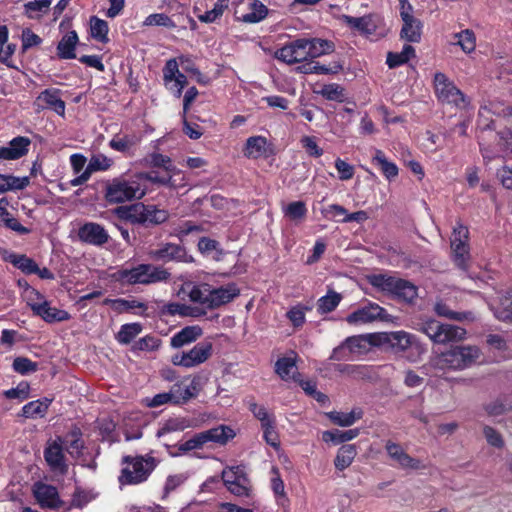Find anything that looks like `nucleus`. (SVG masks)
Returning a JSON list of instances; mask_svg holds the SVG:
<instances>
[{"instance_id": "603ef678", "label": "nucleus", "mask_w": 512, "mask_h": 512, "mask_svg": "<svg viewBox=\"0 0 512 512\" xmlns=\"http://www.w3.org/2000/svg\"><path fill=\"white\" fill-rule=\"evenodd\" d=\"M458 44L465 53H471L476 48V37L472 30L465 29L459 33L454 34Z\"/></svg>"}, {"instance_id": "bf43d9fd", "label": "nucleus", "mask_w": 512, "mask_h": 512, "mask_svg": "<svg viewBox=\"0 0 512 512\" xmlns=\"http://www.w3.org/2000/svg\"><path fill=\"white\" fill-rule=\"evenodd\" d=\"M261 429L263 431V439L264 441L270 445L271 447L277 449L280 447V436L276 429V421L264 423L263 426H261Z\"/></svg>"}, {"instance_id": "3c124183", "label": "nucleus", "mask_w": 512, "mask_h": 512, "mask_svg": "<svg viewBox=\"0 0 512 512\" xmlns=\"http://www.w3.org/2000/svg\"><path fill=\"white\" fill-rule=\"evenodd\" d=\"M308 209L305 202L293 201L283 208L284 216L292 221L302 220L306 217Z\"/></svg>"}, {"instance_id": "1a4fd4ad", "label": "nucleus", "mask_w": 512, "mask_h": 512, "mask_svg": "<svg viewBox=\"0 0 512 512\" xmlns=\"http://www.w3.org/2000/svg\"><path fill=\"white\" fill-rule=\"evenodd\" d=\"M434 89L438 101L443 104L458 109H465L469 105L468 97L444 73L437 72L434 75Z\"/></svg>"}, {"instance_id": "0eeeda50", "label": "nucleus", "mask_w": 512, "mask_h": 512, "mask_svg": "<svg viewBox=\"0 0 512 512\" xmlns=\"http://www.w3.org/2000/svg\"><path fill=\"white\" fill-rule=\"evenodd\" d=\"M416 329L425 334L435 344L463 340L467 333L462 327L442 323L434 318L421 319L417 323Z\"/></svg>"}, {"instance_id": "6e6552de", "label": "nucleus", "mask_w": 512, "mask_h": 512, "mask_svg": "<svg viewBox=\"0 0 512 512\" xmlns=\"http://www.w3.org/2000/svg\"><path fill=\"white\" fill-rule=\"evenodd\" d=\"M235 437L234 430L226 425H219L209 430L195 434L192 438L180 444L179 451L187 453L192 450L201 449L208 442L225 445Z\"/></svg>"}, {"instance_id": "72a5a7b5", "label": "nucleus", "mask_w": 512, "mask_h": 512, "mask_svg": "<svg viewBox=\"0 0 512 512\" xmlns=\"http://www.w3.org/2000/svg\"><path fill=\"white\" fill-rule=\"evenodd\" d=\"M196 423L194 419L187 417H174L167 419L162 426L158 429L156 436L158 438L165 434L172 432L184 431L187 428L195 427Z\"/></svg>"}, {"instance_id": "e433bc0d", "label": "nucleus", "mask_w": 512, "mask_h": 512, "mask_svg": "<svg viewBox=\"0 0 512 512\" xmlns=\"http://www.w3.org/2000/svg\"><path fill=\"white\" fill-rule=\"evenodd\" d=\"M8 201L6 198L0 199V222L8 229L20 234L26 235L30 233V229L23 226L13 215L7 210Z\"/></svg>"}, {"instance_id": "4c0bfd02", "label": "nucleus", "mask_w": 512, "mask_h": 512, "mask_svg": "<svg viewBox=\"0 0 512 512\" xmlns=\"http://www.w3.org/2000/svg\"><path fill=\"white\" fill-rule=\"evenodd\" d=\"M51 403L52 399L47 397L28 402L22 407L21 416L24 418L44 417Z\"/></svg>"}, {"instance_id": "0e129e2a", "label": "nucleus", "mask_w": 512, "mask_h": 512, "mask_svg": "<svg viewBox=\"0 0 512 512\" xmlns=\"http://www.w3.org/2000/svg\"><path fill=\"white\" fill-rule=\"evenodd\" d=\"M12 367L15 372L25 375L36 372L38 364L27 357H16L13 361Z\"/></svg>"}, {"instance_id": "864d4df0", "label": "nucleus", "mask_w": 512, "mask_h": 512, "mask_svg": "<svg viewBox=\"0 0 512 512\" xmlns=\"http://www.w3.org/2000/svg\"><path fill=\"white\" fill-rule=\"evenodd\" d=\"M248 409L253 416L260 421L261 426L264 423L275 422L276 417L273 413H269L264 405L257 404L254 400L248 401Z\"/></svg>"}, {"instance_id": "4468645a", "label": "nucleus", "mask_w": 512, "mask_h": 512, "mask_svg": "<svg viewBox=\"0 0 512 512\" xmlns=\"http://www.w3.org/2000/svg\"><path fill=\"white\" fill-rule=\"evenodd\" d=\"M307 45V38H299L277 49L274 56L289 65L305 62L308 61Z\"/></svg>"}, {"instance_id": "c756f323", "label": "nucleus", "mask_w": 512, "mask_h": 512, "mask_svg": "<svg viewBox=\"0 0 512 512\" xmlns=\"http://www.w3.org/2000/svg\"><path fill=\"white\" fill-rule=\"evenodd\" d=\"M403 26L401 28L400 36L402 39L418 43L421 40L422 23L419 19L415 18L413 14L402 12Z\"/></svg>"}, {"instance_id": "e2e57ef3", "label": "nucleus", "mask_w": 512, "mask_h": 512, "mask_svg": "<svg viewBox=\"0 0 512 512\" xmlns=\"http://www.w3.org/2000/svg\"><path fill=\"white\" fill-rule=\"evenodd\" d=\"M111 166L112 160L106 157L105 155L100 154L93 156L90 159L86 167V171L89 172V174L91 175L93 172L96 171H107Z\"/></svg>"}, {"instance_id": "9d476101", "label": "nucleus", "mask_w": 512, "mask_h": 512, "mask_svg": "<svg viewBox=\"0 0 512 512\" xmlns=\"http://www.w3.org/2000/svg\"><path fill=\"white\" fill-rule=\"evenodd\" d=\"M213 354V344L210 341L198 342L189 351L176 353L171 362L175 366L193 368L205 363Z\"/></svg>"}, {"instance_id": "f8f14e48", "label": "nucleus", "mask_w": 512, "mask_h": 512, "mask_svg": "<svg viewBox=\"0 0 512 512\" xmlns=\"http://www.w3.org/2000/svg\"><path fill=\"white\" fill-rule=\"evenodd\" d=\"M201 390V378L198 375L190 377H185L177 382H175L171 388L170 392L172 395V403L176 405H182L189 402L191 399H194L198 396Z\"/></svg>"}, {"instance_id": "473e14b6", "label": "nucleus", "mask_w": 512, "mask_h": 512, "mask_svg": "<svg viewBox=\"0 0 512 512\" xmlns=\"http://www.w3.org/2000/svg\"><path fill=\"white\" fill-rule=\"evenodd\" d=\"M371 162L380 169L388 181L394 180L399 174L398 166L394 162L389 161L386 154L380 149L375 150Z\"/></svg>"}, {"instance_id": "ea45409f", "label": "nucleus", "mask_w": 512, "mask_h": 512, "mask_svg": "<svg viewBox=\"0 0 512 512\" xmlns=\"http://www.w3.org/2000/svg\"><path fill=\"white\" fill-rule=\"evenodd\" d=\"M307 44L306 51L308 52V60L332 53L335 49V45L332 41L320 38L307 39Z\"/></svg>"}, {"instance_id": "5fc2aeb1", "label": "nucleus", "mask_w": 512, "mask_h": 512, "mask_svg": "<svg viewBox=\"0 0 512 512\" xmlns=\"http://www.w3.org/2000/svg\"><path fill=\"white\" fill-rule=\"evenodd\" d=\"M495 315L502 321H512V291L507 292L500 299Z\"/></svg>"}, {"instance_id": "412c9836", "label": "nucleus", "mask_w": 512, "mask_h": 512, "mask_svg": "<svg viewBox=\"0 0 512 512\" xmlns=\"http://www.w3.org/2000/svg\"><path fill=\"white\" fill-rule=\"evenodd\" d=\"M63 441L58 437L54 441H49L44 449V459L52 470H58L65 473L68 469L65 463V455L62 447Z\"/></svg>"}, {"instance_id": "bb28decb", "label": "nucleus", "mask_w": 512, "mask_h": 512, "mask_svg": "<svg viewBox=\"0 0 512 512\" xmlns=\"http://www.w3.org/2000/svg\"><path fill=\"white\" fill-rule=\"evenodd\" d=\"M240 295V289L235 283H229L226 286L218 288H210L209 292V309H216L233 301Z\"/></svg>"}, {"instance_id": "052dcab7", "label": "nucleus", "mask_w": 512, "mask_h": 512, "mask_svg": "<svg viewBox=\"0 0 512 512\" xmlns=\"http://www.w3.org/2000/svg\"><path fill=\"white\" fill-rule=\"evenodd\" d=\"M308 310H310L309 307L296 305L287 311L286 317L292 323L294 328H300L304 325L306 321L305 312Z\"/></svg>"}, {"instance_id": "6ab92c4d", "label": "nucleus", "mask_w": 512, "mask_h": 512, "mask_svg": "<svg viewBox=\"0 0 512 512\" xmlns=\"http://www.w3.org/2000/svg\"><path fill=\"white\" fill-rule=\"evenodd\" d=\"M385 449L389 457L403 469L421 470L426 468L419 459L407 454L398 443L388 440L385 444Z\"/></svg>"}, {"instance_id": "ddd939ff", "label": "nucleus", "mask_w": 512, "mask_h": 512, "mask_svg": "<svg viewBox=\"0 0 512 512\" xmlns=\"http://www.w3.org/2000/svg\"><path fill=\"white\" fill-rule=\"evenodd\" d=\"M163 81L165 87L179 98L183 89L188 84L187 77L179 71V65L175 58L166 61L163 67Z\"/></svg>"}, {"instance_id": "f03ea898", "label": "nucleus", "mask_w": 512, "mask_h": 512, "mask_svg": "<svg viewBox=\"0 0 512 512\" xmlns=\"http://www.w3.org/2000/svg\"><path fill=\"white\" fill-rule=\"evenodd\" d=\"M114 215L122 221L144 227L160 225L169 218L167 210L160 209L153 204L146 205L142 202L118 206L114 209Z\"/></svg>"}, {"instance_id": "c03bdc74", "label": "nucleus", "mask_w": 512, "mask_h": 512, "mask_svg": "<svg viewBox=\"0 0 512 512\" xmlns=\"http://www.w3.org/2000/svg\"><path fill=\"white\" fill-rule=\"evenodd\" d=\"M416 56L415 48L409 44H405L401 52H388L386 64L390 69L397 68L407 63L411 58Z\"/></svg>"}, {"instance_id": "2eb2a0df", "label": "nucleus", "mask_w": 512, "mask_h": 512, "mask_svg": "<svg viewBox=\"0 0 512 512\" xmlns=\"http://www.w3.org/2000/svg\"><path fill=\"white\" fill-rule=\"evenodd\" d=\"M222 479L232 494L239 497L251 496V487L248 485L249 481L240 467H229L228 470H223Z\"/></svg>"}, {"instance_id": "de8ad7c7", "label": "nucleus", "mask_w": 512, "mask_h": 512, "mask_svg": "<svg viewBox=\"0 0 512 512\" xmlns=\"http://www.w3.org/2000/svg\"><path fill=\"white\" fill-rule=\"evenodd\" d=\"M342 300L340 293L330 290L325 296L317 301V312L319 314H327L334 311Z\"/></svg>"}, {"instance_id": "9b49d317", "label": "nucleus", "mask_w": 512, "mask_h": 512, "mask_svg": "<svg viewBox=\"0 0 512 512\" xmlns=\"http://www.w3.org/2000/svg\"><path fill=\"white\" fill-rule=\"evenodd\" d=\"M469 231L461 223L453 228V239L451 240L452 260L456 267L467 272L470 261L469 245L467 243Z\"/></svg>"}, {"instance_id": "8fccbe9b", "label": "nucleus", "mask_w": 512, "mask_h": 512, "mask_svg": "<svg viewBox=\"0 0 512 512\" xmlns=\"http://www.w3.org/2000/svg\"><path fill=\"white\" fill-rule=\"evenodd\" d=\"M142 331L140 323H127L120 327L116 339L121 344H129Z\"/></svg>"}, {"instance_id": "a211bd4d", "label": "nucleus", "mask_w": 512, "mask_h": 512, "mask_svg": "<svg viewBox=\"0 0 512 512\" xmlns=\"http://www.w3.org/2000/svg\"><path fill=\"white\" fill-rule=\"evenodd\" d=\"M186 249L184 246L166 242L149 252V256L154 261L167 262H181L186 257Z\"/></svg>"}, {"instance_id": "c9c22d12", "label": "nucleus", "mask_w": 512, "mask_h": 512, "mask_svg": "<svg viewBox=\"0 0 512 512\" xmlns=\"http://www.w3.org/2000/svg\"><path fill=\"white\" fill-rule=\"evenodd\" d=\"M78 41L79 38L75 30L65 34L57 45V56L60 59H75V48Z\"/></svg>"}, {"instance_id": "680f3d73", "label": "nucleus", "mask_w": 512, "mask_h": 512, "mask_svg": "<svg viewBox=\"0 0 512 512\" xmlns=\"http://www.w3.org/2000/svg\"><path fill=\"white\" fill-rule=\"evenodd\" d=\"M512 409V397L505 400L497 399L485 406V411L490 416H499Z\"/></svg>"}, {"instance_id": "a18cd8bd", "label": "nucleus", "mask_w": 512, "mask_h": 512, "mask_svg": "<svg viewBox=\"0 0 512 512\" xmlns=\"http://www.w3.org/2000/svg\"><path fill=\"white\" fill-rule=\"evenodd\" d=\"M103 305L110 306L115 312L121 314L125 312H129L134 308H140L143 310L147 309V305L143 302H139L137 300H127L124 298L117 299H109L106 298L102 302Z\"/></svg>"}, {"instance_id": "a19ab883", "label": "nucleus", "mask_w": 512, "mask_h": 512, "mask_svg": "<svg viewBox=\"0 0 512 512\" xmlns=\"http://www.w3.org/2000/svg\"><path fill=\"white\" fill-rule=\"evenodd\" d=\"M357 455V448L355 444H343L337 451L334 459L335 468L339 471H344L354 461Z\"/></svg>"}, {"instance_id": "39448f33", "label": "nucleus", "mask_w": 512, "mask_h": 512, "mask_svg": "<svg viewBox=\"0 0 512 512\" xmlns=\"http://www.w3.org/2000/svg\"><path fill=\"white\" fill-rule=\"evenodd\" d=\"M480 354V349L477 346L455 345L435 356L432 362L437 369L463 370L472 366Z\"/></svg>"}, {"instance_id": "423d86ee", "label": "nucleus", "mask_w": 512, "mask_h": 512, "mask_svg": "<svg viewBox=\"0 0 512 512\" xmlns=\"http://www.w3.org/2000/svg\"><path fill=\"white\" fill-rule=\"evenodd\" d=\"M367 280L372 287L398 301L412 303L418 295L417 287L405 279L385 274H373L368 276Z\"/></svg>"}, {"instance_id": "37998d69", "label": "nucleus", "mask_w": 512, "mask_h": 512, "mask_svg": "<svg viewBox=\"0 0 512 512\" xmlns=\"http://www.w3.org/2000/svg\"><path fill=\"white\" fill-rule=\"evenodd\" d=\"M327 415L333 424L341 427H349L353 425L357 420L362 418L363 411L358 408L353 409L351 412L348 413L331 411Z\"/></svg>"}, {"instance_id": "69168bd1", "label": "nucleus", "mask_w": 512, "mask_h": 512, "mask_svg": "<svg viewBox=\"0 0 512 512\" xmlns=\"http://www.w3.org/2000/svg\"><path fill=\"white\" fill-rule=\"evenodd\" d=\"M205 228L201 224H196L193 221L186 220L181 222L176 228V235L183 239L184 237L192 234V233H201L204 232Z\"/></svg>"}, {"instance_id": "338daca9", "label": "nucleus", "mask_w": 512, "mask_h": 512, "mask_svg": "<svg viewBox=\"0 0 512 512\" xmlns=\"http://www.w3.org/2000/svg\"><path fill=\"white\" fill-rule=\"evenodd\" d=\"M300 143L310 157L319 158L324 153L323 149L318 146L316 137L314 136H303Z\"/></svg>"}, {"instance_id": "20e7f679", "label": "nucleus", "mask_w": 512, "mask_h": 512, "mask_svg": "<svg viewBox=\"0 0 512 512\" xmlns=\"http://www.w3.org/2000/svg\"><path fill=\"white\" fill-rule=\"evenodd\" d=\"M171 273L162 266L138 264L131 268H121L113 274V278L122 285H150L167 282Z\"/></svg>"}, {"instance_id": "dca6fc26", "label": "nucleus", "mask_w": 512, "mask_h": 512, "mask_svg": "<svg viewBox=\"0 0 512 512\" xmlns=\"http://www.w3.org/2000/svg\"><path fill=\"white\" fill-rule=\"evenodd\" d=\"M33 494L41 508L59 509L63 506L58 490L55 486L43 482H36Z\"/></svg>"}, {"instance_id": "13d9d810", "label": "nucleus", "mask_w": 512, "mask_h": 512, "mask_svg": "<svg viewBox=\"0 0 512 512\" xmlns=\"http://www.w3.org/2000/svg\"><path fill=\"white\" fill-rule=\"evenodd\" d=\"M143 24L145 26H162L168 29L177 27L176 23L164 13H153L148 15Z\"/></svg>"}, {"instance_id": "cd10ccee", "label": "nucleus", "mask_w": 512, "mask_h": 512, "mask_svg": "<svg viewBox=\"0 0 512 512\" xmlns=\"http://www.w3.org/2000/svg\"><path fill=\"white\" fill-rule=\"evenodd\" d=\"M344 341L352 355L366 353L370 346H381L379 333L350 336Z\"/></svg>"}, {"instance_id": "f3484780", "label": "nucleus", "mask_w": 512, "mask_h": 512, "mask_svg": "<svg viewBox=\"0 0 512 512\" xmlns=\"http://www.w3.org/2000/svg\"><path fill=\"white\" fill-rule=\"evenodd\" d=\"M388 313L386 309L378 305L377 303H369L368 305L361 307L346 317V321L349 324L359 323H371L375 320H386Z\"/></svg>"}, {"instance_id": "a878e982", "label": "nucleus", "mask_w": 512, "mask_h": 512, "mask_svg": "<svg viewBox=\"0 0 512 512\" xmlns=\"http://www.w3.org/2000/svg\"><path fill=\"white\" fill-rule=\"evenodd\" d=\"M342 19L349 28L366 36L374 34L379 23V18L374 14L364 15L362 17L343 15Z\"/></svg>"}, {"instance_id": "2f4dec72", "label": "nucleus", "mask_w": 512, "mask_h": 512, "mask_svg": "<svg viewBox=\"0 0 512 512\" xmlns=\"http://www.w3.org/2000/svg\"><path fill=\"white\" fill-rule=\"evenodd\" d=\"M203 333L198 325L186 326L175 333L170 339V345L173 348H181L187 344L195 342Z\"/></svg>"}, {"instance_id": "6e6d98bb", "label": "nucleus", "mask_w": 512, "mask_h": 512, "mask_svg": "<svg viewBox=\"0 0 512 512\" xmlns=\"http://www.w3.org/2000/svg\"><path fill=\"white\" fill-rule=\"evenodd\" d=\"M30 144L31 140L25 136H17L9 142V148L15 160L28 153Z\"/></svg>"}, {"instance_id": "7ed1b4c3", "label": "nucleus", "mask_w": 512, "mask_h": 512, "mask_svg": "<svg viewBox=\"0 0 512 512\" xmlns=\"http://www.w3.org/2000/svg\"><path fill=\"white\" fill-rule=\"evenodd\" d=\"M137 174L122 175L108 181L105 187V200L109 204H119L134 199H141L147 190V185L141 183Z\"/></svg>"}, {"instance_id": "c85d7f7f", "label": "nucleus", "mask_w": 512, "mask_h": 512, "mask_svg": "<svg viewBox=\"0 0 512 512\" xmlns=\"http://www.w3.org/2000/svg\"><path fill=\"white\" fill-rule=\"evenodd\" d=\"M248 12L238 15V11L234 12L235 20L247 24H256L263 21L269 14L268 7L260 0H250L248 3Z\"/></svg>"}, {"instance_id": "09e8293b", "label": "nucleus", "mask_w": 512, "mask_h": 512, "mask_svg": "<svg viewBox=\"0 0 512 512\" xmlns=\"http://www.w3.org/2000/svg\"><path fill=\"white\" fill-rule=\"evenodd\" d=\"M296 369L295 358L281 357L275 363V372L284 381L291 379Z\"/></svg>"}, {"instance_id": "5701e85b", "label": "nucleus", "mask_w": 512, "mask_h": 512, "mask_svg": "<svg viewBox=\"0 0 512 512\" xmlns=\"http://www.w3.org/2000/svg\"><path fill=\"white\" fill-rule=\"evenodd\" d=\"M381 346L388 345L397 351H405L416 343V337L406 331L379 332Z\"/></svg>"}, {"instance_id": "4be33fe9", "label": "nucleus", "mask_w": 512, "mask_h": 512, "mask_svg": "<svg viewBox=\"0 0 512 512\" xmlns=\"http://www.w3.org/2000/svg\"><path fill=\"white\" fill-rule=\"evenodd\" d=\"M78 237L83 243L94 246H102L109 240L105 228L96 222H87L78 230Z\"/></svg>"}, {"instance_id": "774afa93", "label": "nucleus", "mask_w": 512, "mask_h": 512, "mask_svg": "<svg viewBox=\"0 0 512 512\" xmlns=\"http://www.w3.org/2000/svg\"><path fill=\"white\" fill-rule=\"evenodd\" d=\"M322 96L330 101H343L344 89L336 83L324 85L321 91Z\"/></svg>"}, {"instance_id": "58836bf2", "label": "nucleus", "mask_w": 512, "mask_h": 512, "mask_svg": "<svg viewBox=\"0 0 512 512\" xmlns=\"http://www.w3.org/2000/svg\"><path fill=\"white\" fill-rule=\"evenodd\" d=\"M3 259L21 270L24 274L30 275L38 271V264L25 254L8 253Z\"/></svg>"}, {"instance_id": "4d7b16f0", "label": "nucleus", "mask_w": 512, "mask_h": 512, "mask_svg": "<svg viewBox=\"0 0 512 512\" xmlns=\"http://www.w3.org/2000/svg\"><path fill=\"white\" fill-rule=\"evenodd\" d=\"M209 292V284L195 285L189 292V298L192 302L204 305L209 309Z\"/></svg>"}, {"instance_id": "7c9ffc66", "label": "nucleus", "mask_w": 512, "mask_h": 512, "mask_svg": "<svg viewBox=\"0 0 512 512\" xmlns=\"http://www.w3.org/2000/svg\"><path fill=\"white\" fill-rule=\"evenodd\" d=\"M33 314L41 317L47 323L64 322L71 318L69 312L56 307H51L47 300H43L41 306L33 307Z\"/></svg>"}, {"instance_id": "f704fd0d", "label": "nucleus", "mask_w": 512, "mask_h": 512, "mask_svg": "<svg viewBox=\"0 0 512 512\" xmlns=\"http://www.w3.org/2000/svg\"><path fill=\"white\" fill-rule=\"evenodd\" d=\"M343 69V65L339 62L326 66L316 61H306V63L297 67V71L303 74L329 75L337 74Z\"/></svg>"}, {"instance_id": "f257e3e1", "label": "nucleus", "mask_w": 512, "mask_h": 512, "mask_svg": "<svg viewBox=\"0 0 512 512\" xmlns=\"http://www.w3.org/2000/svg\"><path fill=\"white\" fill-rule=\"evenodd\" d=\"M158 461L150 454L124 455L118 476L120 486H134L146 482L157 467Z\"/></svg>"}, {"instance_id": "79ce46f5", "label": "nucleus", "mask_w": 512, "mask_h": 512, "mask_svg": "<svg viewBox=\"0 0 512 512\" xmlns=\"http://www.w3.org/2000/svg\"><path fill=\"white\" fill-rule=\"evenodd\" d=\"M360 433L358 428L349 429L346 431H341L338 429L327 430L322 434V439L326 443H332L333 445H339L342 443H346L354 438H356Z\"/></svg>"}, {"instance_id": "393cba45", "label": "nucleus", "mask_w": 512, "mask_h": 512, "mask_svg": "<svg viewBox=\"0 0 512 512\" xmlns=\"http://www.w3.org/2000/svg\"><path fill=\"white\" fill-rule=\"evenodd\" d=\"M35 103L41 109H51L59 116L65 115L66 104L61 99V91L59 89H45L39 94Z\"/></svg>"}, {"instance_id": "b1692460", "label": "nucleus", "mask_w": 512, "mask_h": 512, "mask_svg": "<svg viewBox=\"0 0 512 512\" xmlns=\"http://www.w3.org/2000/svg\"><path fill=\"white\" fill-rule=\"evenodd\" d=\"M243 154L251 159L267 158L274 155V147L264 136H251L246 140Z\"/></svg>"}, {"instance_id": "aec40b11", "label": "nucleus", "mask_w": 512, "mask_h": 512, "mask_svg": "<svg viewBox=\"0 0 512 512\" xmlns=\"http://www.w3.org/2000/svg\"><path fill=\"white\" fill-rule=\"evenodd\" d=\"M385 449L389 457L403 469L421 470L426 468L419 459L407 454L398 443L388 440L385 444Z\"/></svg>"}, {"instance_id": "49530a36", "label": "nucleus", "mask_w": 512, "mask_h": 512, "mask_svg": "<svg viewBox=\"0 0 512 512\" xmlns=\"http://www.w3.org/2000/svg\"><path fill=\"white\" fill-rule=\"evenodd\" d=\"M109 26L107 21L98 18L97 16L90 17V35L93 39L101 43H108Z\"/></svg>"}]
</instances>
